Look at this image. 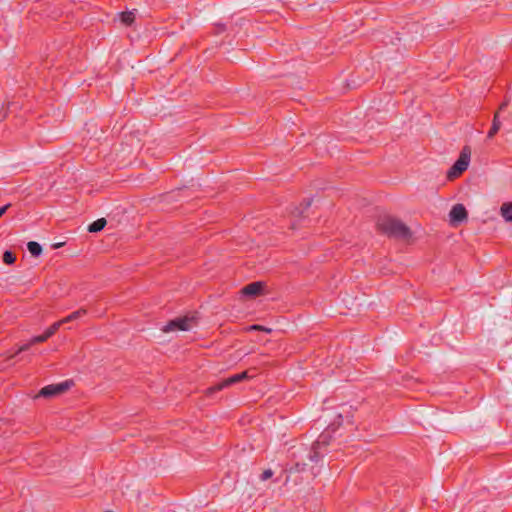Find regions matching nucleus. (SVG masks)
<instances>
[{
	"label": "nucleus",
	"instance_id": "nucleus-1",
	"mask_svg": "<svg viewBox=\"0 0 512 512\" xmlns=\"http://www.w3.org/2000/svg\"><path fill=\"white\" fill-rule=\"evenodd\" d=\"M377 230L388 237L407 240L411 237V231L402 221L393 217L379 218L376 224Z\"/></svg>",
	"mask_w": 512,
	"mask_h": 512
},
{
	"label": "nucleus",
	"instance_id": "nucleus-2",
	"mask_svg": "<svg viewBox=\"0 0 512 512\" xmlns=\"http://www.w3.org/2000/svg\"><path fill=\"white\" fill-rule=\"evenodd\" d=\"M471 158V148L469 146H464L460 152L459 158L452 165V167L447 172V178L449 180H453L460 176L469 166Z\"/></svg>",
	"mask_w": 512,
	"mask_h": 512
},
{
	"label": "nucleus",
	"instance_id": "nucleus-3",
	"mask_svg": "<svg viewBox=\"0 0 512 512\" xmlns=\"http://www.w3.org/2000/svg\"><path fill=\"white\" fill-rule=\"evenodd\" d=\"M249 376H248V372L247 371H243L241 373H238V374H235V375H232L228 378H226L225 380L221 381L220 383L214 385V386H211L207 389V394L211 395L217 391H220L228 386H231V385H234V384H237L243 380H246L248 379Z\"/></svg>",
	"mask_w": 512,
	"mask_h": 512
},
{
	"label": "nucleus",
	"instance_id": "nucleus-4",
	"mask_svg": "<svg viewBox=\"0 0 512 512\" xmlns=\"http://www.w3.org/2000/svg\"><path fill=\"white\" fill-rule=\"evenodd\" d=\"M70 386H71V382H69V381H64V382L58 383V384L47 385L39 391L38 396L47 398V397H53L56 395H60V394L64 393L65 391H67L70 388Z\"/></svg>",
	"mask_w": 512,
	"mask_h": 512
},
{
	"label": "nucleus",
	"instance_id": "nucleus-5",
	"mask_svg": "<svg viewBox=\"0 0 512 512\" xmlns=\"http://www.w3.org/2000/svg\"><path fill=\"white\" fill-rule=\"evenodd\" d=\"M194 318L183 317L176 318L169 321L163 328V332H170L175 330L187 331L191 329Z\"/></svg>",
	"mask_w": 512,
	"mask_h": 512
},
{
	"label": "nucleus",
	"instance_id": "nucleus-6",
	"mask_svg": "<svg viewBox=\"0 0 512 512\" xmlns=\"http://www.w3.org/2000/svg\"><path fill=\"white\" fill-rule=\"evenodd\" d=\"M449 217L452 224H458L467 219L468 213L463 204H456L450 210Z\"/></svg>",
	"mask_w": 512,
	"mask_h": 512
},
{
	"label": "nucleus",
	"instance_id": "nucleus-7",
	"mask_svg": "<svg viewBox=\"0 0 512 512\" xmlns=\"http://www.w3.org/2000/svg\"><path fill=\"white\" fill-rule=\"evenodd\" d=\"M47 339H49V337H46L45 332L42 335L32 337L28 343L21 345L13 354L7 356V360L14 358L21 352L27 351L34 344L45 342Z\"/></svg>",
	"mask_w": 512,
	"mask_h": 512
},
{
	"label": "nucleus",
	"instance_id": "nucleus-8",
	"mask_svg": "<svg viewBox=\"0 0 512 512\" xmlns=\"http://www.w3.org/2000/svg\"><path fill=\"white\" fill-rule=\"evenodd\" d=\"M264 284L260 281L252 282L242 288L241 293L245 296L256 297L263 291Z\"/></svg>",
	"mask_w": 512,
	"mask_h": 512
},
{
	"label": "nucleus",
	"instance_id": "nucleus-9",
	"mask_svg": "<svg viewBox=\"0 0 512 512\" xmlns=\"http://www.w3.org/2000/svg\"><path fill=\"white\" fill-rule=\"evenodd\" d=\"M500 215L506 222H512V201L505 202L501 205Z\"/></svg>",
	"mask_w": 512,
	"mask_h": 512
},
{
	"label": "nucleus",
	"instance_id": "nucleus-10",
	"mask_svg": "<svg viewBox=\"0 0 512 512\" xmlns=\"http://www.w3.org/2000/svg\"><path fill=\"white\" fill-rule=\"evenodd\" d=\"M322 444H325V441L318 440L313 444L308 456L311 461L317 462L322 457L321 453L319 452L320 446Z\"/></svg>",
	"mask_w": 512,
	"mask_h": 512
},
{
	"label": "nucleus",
	"instance_id": "nucleus-11",
	"mask_svg": "<svg viewBox=\"0 0 512 512\" xmlns=\"http://www.w3.org/2000/svg\"><path fill=\"white\" fill-rule=\"evenodd\" d=\"M500 127H501V122L499 120V113L496 112L494 115V118H493L492 126L487 133V137L489 139L493 138L500 130Z\"/></svg>",
	"mask_w": 512,
	"mask_h": 512
},
{
	"label": "nucleus",
	"instance_id": "nucleus-12",
	"mask_svg": "<svg viewBox=\"0 0 512 512\" xmlns=\"http://www.w3.org/2000/svg\"><path fill=\"white\" fill-rule=\"evenodd\" d=\"M87 314V310L84 309V308H81L77 311H74L72 312L71 314H69L67 317L61 319V323L62 324H66V323H69V322H72L74 320H77L79 319L80 317L84 316Z\"/></svg>",
	"mask_w": 512,
	"mask_h": 512
},
{
	"label": "nucleus",
	"instance_id": "nucleus-13",
	"mask_svg": "<svg viewBox=\"0 0 512 512\" xmlns=\"http://www.w3.org/2000/svg\"><path fill=\"white\" fill-rule=\"evenodd\" d=\"M106 223H107V221L105 218H99L96 221L92 222L88 226V231L91 233L100 232L101 230L104 229V227L106 226Z\"/></svg>",
	"mask_w": 512,
	"mask_h": 512
},
{
	"label": "nucleus",
	"instance_id": "nucleus-14",
	"mask_svg": "<svg viewBox=\"0 0 512 512\" xmlns=\"http://www.w3.org/2000/svg\"><path fill=\"white\" fill-rule=\"evenodd\" d=\"M27 248L31 255L34 257H38L42 253L41 245L35 241L28 242Z\"/></svg>",
	"mask_w": 512,
	"mask_h": 512
},
{
	"label": "nucleus",
	"instance_id": "nucleus-15",
	"mask_svg": "<svg viewBox=\"0 0 512 512\" xmlns=\"http://www.w3.org/2000/svg\"><path fill=\"white\" fill-rule=\"evenodd\" d=\"M134 20H135V15L133 12L127 11V12L121 13V21L125 25H127V26L131 25L134 22Z\"/></svg>",
	"mask_w": 512,
	"mask_h": 512
},
{
	"label": "nucleus",
	"instance_id": "nucleus-16",
	"mask_svg": "<svg viewBox=\"0 0 512 512\" xmlns=\"http://www.w3.org/2000/svg\"><path fill=\"white\" fill-rule=\"evenodd\" d=\"M16 261V256L13 252L7 250L3 253V262L7 265H12Z\"/></svg>",
	"mask_w": 512,
	"mask_h": 512
},
{
	"label": "nucleus",
	"instance_id": "nucleus-17",
	"mask_svg": "<svg viewBox=\"0 0 512 512\" xmlns=\"http://www.w3.org/2000/svg\"><path fill=\"white\" fill-rule=\"evenodd\" d=\"M63 324L61 323V321H57L55 323H53L49 328L46 329L45 333H46V337H51L53 336L58 330L59 328L62 326Z\"/></svg>",
	"mask_w": 512,
	"mask_h": 512
},
{
	"label": "nucleus",
	"instance_id": "nucleus-18",
	"mask_svg": "<svg viewBox=\"0 0 512 512\" xmlns=\"http://www.w3.org/2000/svg\"><path fill=\"white\" fill-rule=\"evenodd\" d=\"M272 476H273V471L271 469H267V470L263 471V473L260 476V479L262 481H266V480L270 479Z\"/></svg>",
	"mask_w": 512,
	"mask_h": 512
},
{
	"label": "nucleus",
	"instance_id": "nucleus-19",
	"mask_svg": "<svg viewBox=\"0 0 512 512\" xmlns=\"http://www.w3.org/2000/svg\"><path fill=\"white\" fill-rule=\"evenodd\" d=\"M251 330H259V331H266V332H270L271 330L268 329V328H265L263 326H260V325H252L250 327Z\"/></svg>",
	"mask_w": 512,
	"mask_h": 512
},
{
	"label": "nucleus",
	"instance_id": "nucleus-20",
	"mask_svg": "<svg viewBox=\"0 0 512 512\" xmlns=\"http://www.w3.org/2000/svg\"><path fill=\"white\" fill-rule=\"evenodd\" d=\"M11 206V204H7V205H4L2 207H0V217H2L5 212L7 211V209Z\"/></svg>",
	"mask_w": 512,
	"mask_h": 512
},
{
	"label": "nucleus",
	"instance_id": "nucleus-21",
	"mask_svg": "<svg viewBox=\"0 0 512 512\" xmlns=\"http://www.w3.org/2000/svg\"><path fill=\"white\" fill-rule=\"evenodd\" d=\"M507 105H508V102H507V101H504V102L500 105L499 110H504V109L507 107Z\"/></svg>",
	"mask_w": 512,
	"mask_h": 512
},
{
	"label": "nucleus",
	"instance_id": "nucleus-22",
	"mask_svg": "<svg viewBox=\"0 0 512 512\" xmlns=\"http://www.w3.org/2000/svg\"><path fill=\"white\" fill-rule=\"evenodd\" d=\"M310 205H311V201L309 200V201H307V202L305 203V209H307Z\"/></svg>",
	"mask_w": 512,
	"mask_h": 512
},
{
	"label": "nucleus",
	"instance_id": "nucleus-23",
	"mask_svg": "<svg viewBox=\"0 0 512 512\" xmlns=\"http://www.w3.org/2000/svg\"><path fill=\"white\" fill-rule=\"evenodd\" d=\"M296 467H297L298 471L303 470V468H299V464L298 463L296 464Z\"/></svg>",
	"mask_w": 512,
	"mask_h": 512
}]
</instances>
